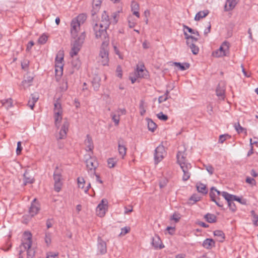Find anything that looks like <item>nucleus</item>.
Listing matches in <instances>:
<instances>
[{"instance_id": "obj_1", "label": "nucleus", "mask_w": 258, "mask_h": 258, "mask_svg": "<svg viewBox=\"0 0 258 258\" xmlns=\"http://www.w3.org/2000/svg\"><path fill=\"white\" fill-rule=\"evenodd\" d=\"M24 239L22 240L20 247L22 246L24 247L25 250H27V258H33L35 255V251L31 247L32 234L29 231H25L24 233Z\"/></svg>"}, {"instance_id": "obj_2", "label": "nucleus", "mask_w": 258, "mask_h": 258, "mask_svg": "<svg viewBox=\"0 0 258 258\" xmlns=\"http://www.w3.org/2000/svg\"><path fill=\"white\" fill-rule=\"evenodd\" d=\"M85 32H83L75 41L72 42V49L70 52L71 57H73L74 56L76 55L80 50L85 39Z\"/></svg>"}, {"instance_id": "obj_3", "label": "nucleus", "mask_w": 258, "mask_h": 258, "mask_svg": "<svg viewBox=\"0 0 258 258\" xmlns=\"http://www.w3.org/2000/svg\"><path fill=\"white\" fill-rule=\"evenodd\" d=\"M108 28H105L103 26L95 23L93 25V30L97 39H100L103 42L106 41L108 42L109 39L106 30Z\"/></svg>"}, {"instance_id": "obj_4", "label": "nucleus", "mask_w": 258, "mask_h": 258, "mask_svg": "<svg viewBox=\"0 0 258 258\" xmlns=\"http://www.w3.org/2000/svg\"><path fill=\"white\" fill-rule=\"evenodd\" d=\"M108 42L106 41L102 42V45L100 48L99 57L101 58L100 61L102 65L105 66L107 64L109 58H108V50L107 46Z\"/></svg>"}, {"instance_id": "obj_5", "label": "nucleus", "mask_w": 258, "mask_h": 258, "mask_svg": "<svg viewBox=\"0 0 258 258\" xmlns=\"http://www.w3.org/2000/svg\"><path fill=\"white\" fill-rule=\"evenodd\" d=\"M85 159L88 172H94L98 166L97 160L89 154L85 155Z\"/></svg>"}, {"instance_id": "obj_6", "label": "nucleus", "mask_w": 258, "mask_h": 258, "mask_svg": "<svg viewBox=\"0 0 258 258\" xmlns=\"http://www.w3.org/2000/svg\"><path fill=\"white\" fill-rule=\"evenodd\" d=\"M62 55L60 53L58 54L55 58V73L56 79L58 81L59 78L62 75V66L61 61L63 60Z\"/></svg>"}, {"instance_id": "obj_7", "label": "nucleus", "mask_w": 258, "mask_h": 258, "mask_svg": "<svg viewBox=\"0 0 258 258\" xmlns=\"http://www.w3.org/2000/svg\"><path fill=\"white\" fill-rule=\"evenodd\" d=\"M54 106L55 124L56 126L58 128V124L60 122L62 119V108L60 103L58 101H56Z\"/></svg>"}, {"instance_id": "obj_8", "label": "nucleus", "mask_w": 258, "mask_h": 258, "mask_svg": "<svg viewBox=\"0 0 258 258\" xmlns=\"http://www.w3.org/2000/svg\"><path fill=\"white\" fill-rule=\"evenodd\" d=\"M165 155V150L164 147L160 145L155 150L154 161L156 164H158L164 157Z\"/></svg>"}, {"instance_id": "obj_9", "label": "nucleus", "mask_w": 258, "mask_h": 258, "mask_svg": "<svg viewBox=\"0 0 258 258\" xmlns=\"http://www.w3.org/2000/svg\"><path fill=\"white\" fill-rule=\"evenodd\" d=\"M108 201L106 199H103L101 203L98 205L96 208L97 215L100 217H103L105 214V211L107 209Z\"/></svg>"}, {"instance_id": "obj_10", "label": "nucleus", "mask_w": 258, "mask_h": 258, "mask_svg": "<svg viewBox=\"0 0 258 258\" xmlns=\"http://www.w3.org/2000/svg\"><path fill=\"white\" fill-rule=\"evenodd\" d=\"M180 166L183 172L182 180L183 181H187L190 176L189 170L191 168V165L189 163H182Z\"/></svg>"}, {"instance_id": "obj_11", "label": "nucleus", "mask_w": 258, "mask_h": 258, "mask_svg": "<svg viewBox=\"0 0 258 258\" xmlns=\"http://www.w3.org/2000/svg\"><path fill=\"white\" fill-rule=\"evenodd\" d=\"M225 89L226 85L225 82L223 81L219 82L216 89V95L219 97V99L224 100L225 97Z\"/></svg>"}, {"instance_id": "obj_12", "label": "nucleus", "mask_w": 258, "mask_h": 258, "mask_svg": "<svg viewBox=\"0 0 258 258\" xmlns=\"http://www.w3.org/2000/svg\"><path fill=\"white\" fill-rule=\"evenodd\" d=\"M80 25L79 22H77V20H72L71 23V33L72 37L74 39H75L78 35V32L80 30Z\"/></svg>"}, {"instance_id": "obj_13", "label": "nucleus", "mask_w": 258, "mask_h": 258, "mask_svg": "<svg viewBox=\"0 0 258 258\" xmlns=\"http://www.w3.org/2000/svg\"><path fill=\"white\" fill-rule=\"evenodd\" d=\"M111 24V19H109L108 15L105 11H103L101 16V21L99 24L102 25L105 28H108Z\"/></svg>"}, {"instance_id": "obj_14", "label": "nucleus", "mask_w": 258, "mask_h": 258, "mask_svg": "<svg viewBox=\"0 0 258 258\" xmlns=\"http://www.w3.org/2000/svg\"><path fill=\"white\" fill-rule=\"evenodd\" d=\"M69 127V123L67 121L63 122L62 126L59 131V136L58 139H63L66 137L68 128Z\"/></svg>"}, {"instance_id": "obj_15", "label": "nucleus", "mask_w": 258, "mask_h": 258, "mask_svg": "<svg viewBox=\"0 0 258 258\" xmlns=\"http://www.w3.org/2000/svg\"><path fill=\"white\" fill-rule=\"evenodd\" d=\"M98 249L101 254H104L107 252L106 242L100 237L98 238Z\"/></svg>"}, {"instance_id": "obj_16", "label": "nucleus", "mask_w": 258, "mask_h": 258, "mask_svg": "<svg viewBox=\"0 0 258 258\" xmlns=\"http://www.w3.org/2000/svg\"><path fill=\"white\" fill-rule=\"evenodd\" d=\"M118 151L121 158H123L126 153V148L123 144V141L121 139H119L118 141Z\"/></svg>"}, {"instance_id": "obj_17", "label": "nucleus", "mask_w": 258, "mask_h": 258, "mask_svg": "<svg viewBox=\"0 0 258 258\" xmlns=\"http://www.w3.org/2000/svg\"><path fill=\"white\" fill-rule=\"evenodd\" d=\"M84 144L86 146V150L88 152H92L94 148V145L92 138L89 135L86 136V139L84 141Z\"/></svg>"}, {"instance_id": "obj_18", "label": "nucleus", "mask_w": 258, "mask_h": 258, "mask_svg": "<svg viewBox=\"0 0 258 258\" xmlns=\"http://www.w3.org/2000/svg\"><path fill=\"white\" fill-rule=\"evenodd\" d=\"M152 245L155 248L161 249L164 247V245L162 243V241L159 236L155 235L152 238Z\"/></svg>"}, {"instance_id": "obj_19", "label": "nucleus", "mask_w": 258, "mask_h": 258, "mask_svg": "<svg viewBox=\"0 0 258 258\" xmlns=\"http://www.w3.org/2000/svg\"><path fill=\"white\" fill-rule=\"evenodd\" d=\"M144 68L145 66L144 64H141L140 66H137L136 71L138 77L145 78L147 76V71Z\"/></svg>"}, {"instance_id": "obj_20", "label": "nucleus", "mask_w": 258, "mask_h": 258, "mask_svg": "<svg viewBox=\"0 0 258 258\" xmlns=\"http://www.w3.org/2000/svg\"><path fill=\"white\" fill-rule=\"evenodd\" d=\"M102 2V0H93V9L91 11V14L93 16H95L99 11Z\"/></svg>"}, {"instance_id": "obj_21", "label": "nucleus", "mask_w": 258, "mask_h": 258, "mask_svg": "<svg viewBox=\"0 0 258 258\" xmlns=\"http://www.w3.org/2000/svg\"><path fill=\"white\" fill-rule=\"evenodd\" d=\"M202 245L204 248L210 249L215 246V242L213 239L207 238L203 241Z\"/></svg>"}, {"instance_id": "obj_22", "label": "nucleus", "mask_w": 258, "mask_h": 258, "mask_svg": "<svg viewBox=\"0 0 258 258\" xmlns=\"http://www.w3.org/2000/svg\"><path fill=\"white\" fill-rule=\"evenodd\" d=\"M38 98L39 96L36 93L31 95V97L28 102V105L31 109H33L35 104L38 101Z\"/></svg>"}, {"instance_id": "obj_23", "label": "nucleus", "mask_w": 258, "mask_h": 258, "mask_svg": "<svg viewBox=\"0 0 258 258\" xmlns=\"http://www.w3.org/2000/svg\"><path fill=\"white\" fill-rule=\"evenodd\" d=\"M237 4L236 0H227L225 5V11H229L233 10Z\"/></svg>"}, {"instance_id": "obj_24", "label": "nucleus", "mask_w": 258, "mask_h": 258, "mask_svg": "<svg viewBox=\"0 0 258 258\" xmlns=\"http://www.w3.org/2000/svg\"><path fill=\"white\" fill-rule=\"evenodd\" d=\"M36 199L33 200V203H32L31 206L29 208V214L32 217L36 215L40 210L39 207L36 205L35 204L33 203L36 201Z\"/></svg>"}, {"instance_id": "obj_25", "label": "nucleus", "mask_w": 258, "mask_h": 258, "mask_svg": "<svg viewBox=\"0 0 258 258\" xmlns=\"http://www.w3.org/2000/svg\"><path fill=\"white\" fill-rule=\"evenodd\" d=\"M229 43L225 41L222 43L218 50L222 52H224L227 56L229 53Z\"/></svg>"}, {"instance_id": "obj_26", "label": "nucleus", "mask_w": 258, "mask_h": 258, "mask_svg": "<svg viewBox=\"0 0 258 258\" xmlns=\"http://www.w3.org/2000/svg\"><path fill=\"white\" fill-rule=\"evenodd\" d=\"M174 66L178 68L179 70L181 71H185L189 69L190 64L188 62L180 63L178 62H173Z\"/></svg>"}, {"instance_id": "obj_27", "label": "nucleus", "mask_w": 258, "mask_h": 258, "mask_svg": "<svg viewBox=\"0 0 258 258\" xmlns=\"http://www.w3.org/2000/svg\"><path fill=\"white\" fill-rule=\"evenodd\" d=\"M100 81L101 79L98 76H96L93 79L92 84L95 91H97L99 90L100 86Z\"/></svg>"}, {"instance_id": "obj_28", "label": "nucleus", "mask_w": 258, "mask_h": 258, "mask_svg": "<svg viewBox=\"0 0 258 258\" xmlns=\"http://www.w3.org/2000/svg\"><path fill=\"white\" fill-rule=\"evenodd\" d=\"M131 8L133 14L137 16L138 18H139L140 14L139 12H138V10L139 9V4L135 2H132L131 4Z\"/></svg>"}, {"instance_id": "obj_29", "label": "nucleus", "mask_w": 258, "mask_h": 258, "mask_svg": "<svg viewBox=\"0 0 258 258\" xmlns=\"http://www.w3.org/2000/svg\"><path fill=\"white\" fill-rule=\"evenodd\" d=\"M177 162L181 165L182 163H187L186 160V157L185 156V154L182 152H178L176 155Z\"/></svg>"}, {"instance_id": "obj_30", "label": "nucleus", "mask_w": 258, "mask_h": 258, "mask_svg": "<svg viewBox=\"0 0 258 258\" xmlns=\"http://www.w3.org/2000/svg\"><path fill=\"white\" fill-rule=\"evenodd\" d=\"M204 218L210 223H215L217 221V217L212 214L207 213L204 216Z\"/></svg>"}, {"instance_id": "obj_31", "label": "nucleus", "mask_w": 258, "mask_h": 258, "mask_svg": "<svg viewBox=\"0 0 258 258\" xmlns=\"http://www.w3.org/2000/svg\"><path fill=\"white\" fill-rule=\"evenodd\" d=\"M28 175V172H27V171H26L23 175L24 185H26L28 183H33L34 181V179L33 177Z\"/></svg>"}, {"instance_id": "obj_32", "label": "nucleus", "mask_w": 258, "mask_h": 258, "mask_svg": "<svg viewBox=\"0 0 258 258\" xmlns=\"http://www.w3.org/2000/svg\"><path fill=\"white\" fill-rule=\"evenodd\" d=\"M214 235L218 237V240L219 242H223L225 239V234L221 230H215L214 232Z\"/></svg>"}, {"instance_id": "obj_33", "label": "nucleus", "mask_w": 258, "mask_h": 258, "mask_svg": "<svg viewBox=\"0 0 258 258\" xmlns=\"http://www.w3.org/2000/svg\"><path fill=\"white\" fill-rule=\"evenodd\" d=\"M1 102L2 104V105L4 106L7 109H8L13 105V100L11 98L2 100Z\"/></svg>"}, {"instance_id": "obj_34", "label": "nucleus", "mask_w": 258, "mask_h": 258, "mask_svg": "<svg viewBox=\"0 0 258 258\" xmlns=\"http://www.w3.org/2000/svg\"><path fill=\"white\" fill-rule=\"evenodd\" d=\"M148 130L154 132L157 127L156 124L150 118H146Z\"/></svg>"}, {"instance_id": "obj_35", "label": "nucleus", "mask_w": 258, "mask_h": 258, "mask_svg": "<svg viewBox=\"0 0 258 258\" xmlns=\"http://www.w3.org/2000/svg\"><path fill=\"white\" fill-rule=\"evenodd\" d=\"M209 14L208 10H205L203 11H200L198 12L195 17V20L196 21H199L201 19L205 18Z\"/></svg>"}, {"instance_id": "obj_36", "label": "nucleus", "mask_w": 258, "mask_h": 258, "mask_svg": "<svg viewBox=\"0 0 258 258\" xmlns=\"http://www.w3.org/2000/svg\"><path fill=\"white\" fill-rule=\"evenodd\" d=\"M61 179V175L60 172L58 169V168L56 167L55 170L53 173V179L54 180V182H60Z\"/></svg>"}, {"instance_id": "obj_37", "label": "nucleus", "mask_w": 258, "mask_h": 258, "mask_svg": "<svg viewBox=\"0 0 258 258\" xmlns=\"http://www.w3.org/2000/svg\"><path fill=\"white\" fill-rule=\"evenodd\" d=\"M197 188L199 192L206 194L208 192V189H207L206 185L200 183L197 184Z\"/></svg>"}, {"instance_id": "obj_38", "label": "nucleus", "mask_w": 258, "mask_h": 258, "mask_svg": "<svg viewBox=\"0 0 258 258\" xmlns=\"http://www.w3.org/2000/svg\"><path fill=\"white\" fill-rule=\"evenodd\" d=\"M81 61L79 60V58H73V60L72 61V67L75 70H79L81 67Z\"/></svg>"}, {"instance_id": "obj_39", "label": "nucleus", "mask_w": 258, "mask_h": 258, "mask_svg": "<svg viewBox=\"0 0 258 258\" xmlns=\"http://www.w3.org/2000/svg\"><path fill=\"white\" fill-rule=\"evenodd\" d=\"M33 79V78L31 76L27 77L26 79L24 80L22 82V85L24 87L30 86L31 85V83L32 82Z\"/></svg>"}, {"instance_id": "obj_40", "label": "nucleus", "mask_w": 258, "mask_h": 258, "mask_svg": "<svg viewBox=\"0 0 258 258\" xmlns=\"http://www.w3.org/2000/svg\"><path fill=\"white\" fill-rule=\"evenodd\" d=\"M87 19V16L85 14H80L76 18L73 19L75 20H77V22H79L80 25L84 23Z\"/></svg>"}, {"instance_id": "obj_41", "label": "nucleus", "mask_w": 258, "mask_h": 258, "mask_svg": "<svg viewBox=\"0 0 258 258\" xmlns=\"http://www.w3.org/2000/svg\"><path fill=\"white\" fill-rule=\"evenodd\" d=\"M221 195L226 200L227 203L233 201V195H231L226 191H223L221 192Z\"/></svg>"}, {"instance_id": "obj_42", "label": "nucleus", "mask_w": 258, "mask_h": 258, "mask_svg": "<svg viewBox=\"0 0 258 258\" xmlns=\"http://www.w3.org/2000/svg\"><path fill=\"white\" fill-rule=\"evenodd\" d=\"M117 162V159L116 158H109L107 160V164L108 167L111 168L114 167L115 166Z\"/></svg>"}, {"instance_id": "obj_43", "label": "nucleus", "mask_w": 258, "mask_h": 258, "mask_svg": "<svg viewBox=\"0 0 258 258\" xmlns=\"http://www.w3.org/2000/svg\"><path fill=\"white\" fill-rule=\"evenodd\" d=\"M119 12L117 11V12H115L112 13V14L111 15L112 18L110 19H111V23L115 24L117 23V22H118L117 17L119 16Z\"/></svg>"}, {"instance_id": "obj_44", "label": "nucleus", "mask_w": 258, "mask_h": 258, "mask_svg": "<svg viewBox=\"0 0 258 258\" xmlns=\"http://www.w3.org/2000/svg\"><path fill=\"white\" fill-rule=\"evenodd\" d=\"M110 115H111V117L112 118V120L115 123V125H117L119 124V120H120L119 116H120V114H118L117 115L114 113L112 112L111 113Z\"/></svg>"}, {"instance_id": "obj_45", "label": "nucleus", "mask_w": 258, "mask_h": 258, "mask_svg": "<svg viewBox=\"0 0 258 258\" xmlns=\"http://www.w3.org/2000/svg\"><path fill=\"white\" fill-rule=\"evenodd\" d=\"M251 216L253 217V224L258 226V215L255 214V212L253 210L251 211Z\"/></svg>"}, {"instance_id": "obj_46", "label": "nucleus", "mask_w": 258, "mask_h": 258, "mask_svg": "<svg viewBox=\"0 0 258 258\" xmlns=\"http://www.w3.org/2000/svg\"><path fill=\"white\" fill-rule=\"evenodd\" d=\"M230 138H231V136L230 135H229L228 134L221 135L219 136V143L222 144L227 139H229Z\"/></svg>"}, {"instance_id": "obj_47", "label": "nucleus", "mask_w": 258, "mask_h": 258, "mask_svg": "<svg viewBox=\"0 0 258 258\" xmlns=\"http://www.w3.org/2000/svg\"><path fill=\"white\" fill-rule=\"evenodd\" d=\"M45 242L47 245H49L51 242V233L50 232H46L45 237Z\"/></svg>"}, {"instance_id": "obj_48", "label": "nucleus", "mask_w": 258, "mask_h": 258, "mask_svg": "<svg viewBox=\"0 0 258 258\" xmlns=\"http://www.w3.org/2000/svg\"><path fill=\"white\" fill-rule=\"evenodd\" d=\"M189 47L194 54H197L199 53V48L196 45V43L192 44L191 45L189 46Z\"/></svg>"}, {"instance_id": "obj_49", "label": "nucleus", "mask_w": 258, "mask_h": 258, "mask_svg": "<svg viewBox=\"0 0 258 258\" xmlns=\"http://www.w3.org/2000/svg\"><path fill=\"white\" fill-rule=\"evenodd\" d=\"M215 190V187H212L211 188L210 192V197L211 198V200L213 202L215 201L216 199V192L214 190Z\"/></svg>"}, {"instance_id": "obj_50", "label": "nucleus", "mask_w": 258, "mask_h": 258, "mask_svg": "<svg viewBox=\"0 0 258 258\" xmlns=\"http://www.w3.org/2000/svg\"><path fill=\"white\" fill-rule=\"evenodd\" d=\"M183 28H184V29H186L189 33H190L191 34L196 35L198 36H200V34H199V33L198 31H195L194 29H191V28H190L186 25H183Z\"/></svg>"}, {"instance_id": "obj_51", "label": "nucleus", "mask_w": 258, "mask_h": 258, "mask_svg": "<svg viewBox=\"0 0 258 258\" xmlns=\"http://www.w3.org/2000/svg\"><path fill=\"white\" fill-rule=\"evenodd\" d=\"M48 37L45 34L42 35L38 39V42L40 44H44L47 40Z\"/></svg>"}, {"instance_id": "obj_52", "label": "nucleus", "mask_w": 258, "mask_h": 258, "mask_svg": "<svg viewBox=\"0 0 258 258\" xmlns=\"http://www.w3.org/2000/svg\"><path fill=\"white\" fill-rule=\"evenodd\" d=\"M157 117L161 120L166 121L168 117L167 115L164 114L162 112H160L157 114Z\"/></svg>"}, {"instance_id": "obj_53", "label": "nucleus", "mask_w": 258, "mask_h": 258, "mask_svg": "<svg viewBox=\"0 0 258 258\" xmlns=\"http://www.w3.org/2000/svg\"><path fill=\"white\" fill-rule=\"evenodd\" d=\"M233 201H236L241 203L242 205H246V200L245 199H242L236 196L233 195Z\"/></svg>"}, {"instance_id": "obj_54", "label": "nucleus", "mask_w": 258, "mask_h": 258, "mask_svg": "<svg viewBox=\"0 0 258 258\" xmlns=\"http://www.w3.org/2000/svg\"><path fill=\"white\" fill-rule=\"evenodd\" d=\"M198 40V38H195L194 36H192V38H189L188 40H186V44L189 46L191 45L192 44L196 43Z\"/></svg>"}, {"instance_id": "obj_55", "label": "nucleus", "mask_w": 258, "mask_h": 258, "mask_svg": "<svg viewBox=\"0 0 258 258\" xmlns=\"http://www.w3.org/2000/svg\"><path fill=\"white\" fill-rule=\"evenodd\" d=\"M213 55L216 57H219L226 56V54L224 53V52H221L218 49H217L213 52Z\"/></svg>"}, {"instance_id": "obj_56", "label": "nucleus", "mask_w": 258, "mask_h": 258, "mask_svg": "<svg viewBox=\"0 0 258 258\" xmlns=\"http://www.w3.org/2000/svg\"><path fill=\"white\" fill-rule=\"evenodd\" d=\"M205 169L208 172V173L212 175L214 173V169L213 167L211 165H204Z\"/></svg>"}, {"instance_id": "obj_57", "label": "nucleus", "mask_w": 258, "mask_h": 258, "mask_svg": "<svg viewBox=\"0 0 258 258\" xmlns=\"http://www.w3.org/2000/svg\"><path fill=\"white\" fill-rule=\"evenodd\" d=\"M85 183V180L83 177L78 178V184L80 188H83L84 187V184Z\"/></svg>"}, {"instance_id": "obj_58", "label": "nucleus", "mask_w": 258, "mask_h": 258, "mask_svg": "<svg viewBox=\"0 0 258 258\" xmlns=\"http://www.w3.org/2000/svg\"><path fill=\"white\" fill-rule=\"evenodd\" d=\"M180 219V215L179 213H174L171 218V219L174 220L175 222H178Z\"/></svg>"}, {"instance_id": "obj_59", "label": "nucleus", "mask_w": 258, "mask_h": 258, "mask_svg": "<svg viewBox=\"0 0 258 258\" xmlns=\"http://www.w3.org/2000/svg\"><path fill=\"white\" fill-rule=\"evenodd\" d=\"M234 127L238 134L242 133L244 130V128L240 125L239 122L235 124Z\"/></svg>"}, {"instance_id": "obj_60", "label": "nucleus", "mask_w": 258, "mask_h": 258, "mask_svg": "<svg viewBox=\"0 0 258 258\" xmlns=\"http://www.w3.org/2000/svg\"><path fill=\"white\" fill-rule=\"evenodd\" d=\"M234 201H231V202H228V206L230 208V209L232 211L234 212L236 210V206L233 202Z\"/></svg>"}, {"instance_id": "obj_61", "label": "nucleus", "mask_w": 258, "mask_h": 258, "mask_svg": "<svg viewBox=\"0 0 258 258\" xmlns=\"http://www.w3.org/2000/svg\"><path fill=\"white\" fill-rule=\"evenodd\" d=\"M68 82L66 80H63V82L61 86H60V89L62 91H65L68 89Z\"/></svg>"}, {"instance_id": "obj_62", "label": "nucleus", "mask_w": 258, "mask_h": 258, "mask_svg": "<svg viewBox=\"0 0 258 258\" xmlns=\"http://www.w3.org/2000/svg\"><path fill=\"white\" fill-rule=\"evenodd\" d=\"M62 182H54V190L56 192H59L61 188Z\"/></svg>"}, {"instance_id": "obj_63", "label": "nucleus", "mask_w": 258, "mask_h": 258, "mask_svg": "<svg viewBox=\"0 0 258 258\" xmlns=\"http://www.w3.org/2000/svg\"><path fill=\"white\" fill-rule=\"evenodd\" d=\"M200 199H201V198L199 196H198V195H193L189 198V201H193L194 203H195L198 201H199L200 200Z\"/></svg>"}, {"instance_id": "obj_64", "label": "nucleus", "mask_w": 258, "mask_h": 258, "mask_svg": "<svg viewBox=\"0 0 258 258\" xmlns=\"http://www.w3.org/2000/svg\"><path fill=\"white\" fill-rule=\"evenodd\" d=\"M121 230V231L120 233V235H124L125 234H126V233L129 232V231L130 230V228L127 227H125L122 228Z\"/></svg>"}]
</instances>
